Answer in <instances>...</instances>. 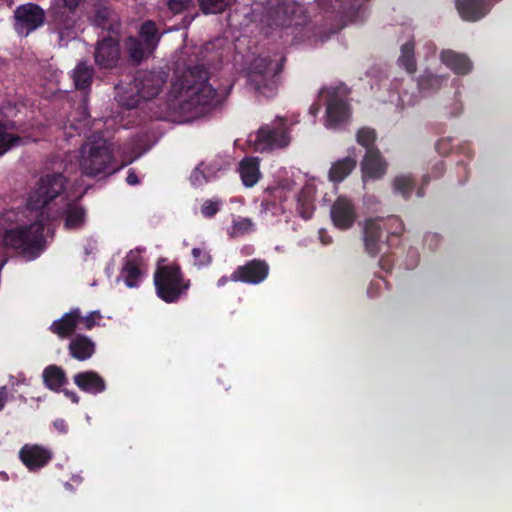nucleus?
<instances>
[{
  "label": "nucleus",
  "instance_id": "1",
  "mask_svg": "<svg viewBox=\"0 0 512 512\" xmlns=\"http://www.w3.org/2000/svg\"><path fill=\"white\" fill-rule=\"evenodd\" d=\"M176 98L183 113L199 115L218 102L216 90L207 82V71L203 66H195L185 71L183 80L173 84Z\"/></svg>",
  "mask_w": 512,
  "mask_h": 512
},
{
  "label": "nucleus",
  "instance_id": "2",
  "mask_svg": "<svg viewBox=\"0 0 512 512\" xmlns=\"http://www.w3.org/2000/svg\"><path fill=\"white\" fill-rule=\"evenodd\" d=\"M28 212L29 223H22L16 227L7 229L0 235V261L5 263L3 257L4 248L8 247L20 251L29 259L36 258L44 249V222L43 212L35 214Z\"/></svg>",
  "mask_w": 512,
  "mask_h": 512
},
{
  "label": "nucleus",
  "instance_id": "3",
  "mask_svg": "<svg viewBox=\"0 0 512 512\" xmlns=\"http://www.w3.org/2000/svg\"><path fill=\"white\" fill-rule=\"evenodd\" d=\"M77 161L81 173L87 177L109 174L117 169L112 166V145L100 136L87 138L79 149Z\"/></svg>",
  "mask_w": 512,
  "mask_h": 512
},
{
  "label": "nucleus",
  "instance_id": "4",
  "mask_svg": "<svg viewBox=\"0 0 512 512\" xmlns=\"http://www.w3.org/2000/svg\"><path fill=\"white\" fill-rule=\"evenodd\" d=\"M66 186V178L61 173L47 174L42 176L31 191L26 210L32 212L46 213L47 216L54 211L50 204L54 199L61 196Z\"/></svg>",
  "mask_w": 512,
  "mask_h": 512
},
{
  "label": "nucleus",
  "instance_id": "5",
  "mask_svg": "<svg viewBox=\"0 0 512 512\" xmlns=\"http://www.w3.org/2000/svg\"><path fill=\"white\" fill-rule=\"evenodd\" d=\"M157 295L167 303H174L187 294L190 280L185 279L179 265L158 266L154 274Z\"/></svg>",
  "mask_w": 512,
  "mask_h": 512
},
{
  "label": "nucleus",
  "instance_id": "6",
  "mask_svg": "<svg viewBox=\"0 0 512 512\" xmlns=\"http://www.w3.org/2000/svg\"><path fill=\"white\" fill-rule=\"evenodd\" d=\"M249 141L260 152L287 147L291 142V135L286 119L276 117L271 123L261 126L255 134H251Z\"/></svg>",
  "mask_w": 512,
  "mask_h": 512
},
{
  "label": "nucleus",
  "instance_id": "7",
  "mask_svg": "<svg viewBox=\"0 0 512 512\" xmlns=\"http://www.w3.org/2000/svg\"><path fill=\"white\" fill-rule=\"evenodd\" d=\"M326 94V126L336 128L350 117V108L347 103L348 90L344 86L323 88L320 95Z\"/></svg>",
  "mask_w": 512,
  "mask_h": 512
},
{
  "label": "nucleus",
  "instance_id": "8",
  "mask_svg": "<svg viewBox=\"0 0 512 512\" xmlns=\"http://www.w3.org/2000/svg\"><path fill=\"white\" fill-rule=\"evenodd\" d=\"M278 72L277 65H272L267 58H256L251 64L249 81L261 94L272 97L277 88L275 77Z\"/></svg>",
  "mask_w": 512,
  "mask_h": 512
},
{
  "label": "nucleus",
  "instance_id": "9",
  "mask_svg": "<svg viewBox=\"0 0 512 512\" xmlns=\"http://www.w3.org/2000/svg\"><path fill=\"white\" fill-rule=\"evenodd\" d=\"M14 17L17 33L27 36L30 32L44 24L45 12L36 4L27 3L16 8Z\"/></svg>",
  "mask_w": 512,
  "mask_h": 512
},
{
  "label": "nucleus",
  "instance_id": "10",
  "mask_svg": "<svg viewBox=\"0 0 512 512\" xmlns=\"http://www.w3.org/2000/svg\"><path fill=\"white\" fill-rule=\"evenodd\" d=\"M166 83L164 72L140 71L134 78V86L142 99L155 98Z\"/></svg>",
  "mask_w": 512,
  "mask_h": 512
},
{
  "label": "nucleus",
  "instance_id": "11",
  "mask_svg": "<svg viewBox=\"0 0 512 512\" xmlns=\"http://www.w3.org/2000/svg\"><path fill=\"white\" fill-rule=\"evenodd\" d=\"M268 273L269 265L267 262L260 259H254L237 267L231 275V280L234 282L259 284L267 278Z\"/></svg>",
  "mask_w": 512,
  "mask_h": 512
},
{
  "label": "nucleus",
  "instance_id": "12",
  "mask_svg": "<svg viewBox=\"0 0 512 512\" xmlns=\"http://www.w3.org/2000/svg\"><path fill=\"white\" fill-rule=\"evenodd\" d=\"M330 216L335 227L347 230L353 226L357 218L355 205L349 198L339 196L331 206Z\"/></svg>",
  "mask_w": 512,
  "mask_h": 512
},
{
  "label": "nucleus",
  "instance_id": "13",
  "mask_svg": "<svg viewBox=\"0 0 512 512\" xmlns=\"http://www.w3.org/2000/svg\"><path fill=\"white\" fill-rule=\"evenodd\" d=\"M79 15L76 11L56 8L53 11V24L59 34L60 41H67L76 36Z\"/></svg>",
  "mask_w": 512,
  "mask_h": 512
},
{
  "label": "nucleus",
  "instance_id": "14",
  "mask_svg": "<svg viewBox=\"0 0 512 512\" xmlns=\"http://www.w3.org/2000/svg\"><path fill=\"white\" fill-rule=\"evenodd\" d=\"M19 458L30 471H36L52 459V452L41 445L25 444L19 451Z\"/></svg>",
  "mask_w": 512,
  "mask_h": 512
},
{
  "label": "nucleus",
  "instance_id": "15",
  "mask_svg": "<svg viewBox=\"0 0 512 512\" xmlns=\"http://www.w3.org/2000/svg\"><path fill=\"white\" fill-rule=\"evenodd\" d=\"M360 168L363 182L378 180L385 175L387 163L379 150H368L361 161Z\"/></svg>",
  "mask_w": 512,
  "mask_h": 512
},
{
  "label": "nucleus",
  "instance_id": "16",
  "mask_svg": "<svg viewBox=\"0 0 512 512\" xmlns=\"http://www.w3.org/2000/svg\"><path fill=\"white\" fill-rule=\"evenodd\" d=\"M64 202L62 210H54L48 215L51 219H57L61 216H65V228L66 229H78L83 226L85 222V210L78 202H68L62 199Z\"/></svg>",
  "mask_w": 512,
  "mask_h": 512
},
{
  "label": "nucleus",
  "instance_id": "17",
  "mask_svg": "<svg viewBox=\"0 0 512 512\" xmlns=\"http://www.w3.org/2000/svg\"><path fill=\"white\" fill-rule=\"evenodd\" d=\"M118 41L113 37L104 38L98 42L95 50V61L100 67H113L119 59Z\"/></svg>",
  "mask_w": 512,
  "mask_h": 512
},
{
  "label": "nucleus",
  "instance_id": "18",
  "mask_svg": "<svg viewBox=\"0 0 512 512\" xmlns=\"http://www.w3.org/2000/svg\"><path fill=\"white\" fill-rule=\"evenodd\" d=\"M68 351L72 358L82 362L94 355L96 344L91 338L82 334H76L69 341Z\"/></svg>",
  "mask_w": 512,
  "mask_h": 512
},
{
  "label": "nucleus",
  "instance_id": "19",
  "mask_svg": "<svg viewBox=\"0 0 512 512\" xmlns=\"http://www.w3.org/2000/svg\"><path fill=\"white\" fill-rule=\"evenodd\" d=\"M73 381L79 389L90 394H99L106 389L104 378L92 370L77 373Z\"/></svg>",
  "mask_w": 512,
  "mask_h": 512
},
{
  "label": "nucleus",
  "instance_id": "20",
  "mask_svg": "<svg viewBox=\"0 0 512 512\" xmlns=\"http://www.w3.org/2000/svg\"><path fill=\"white\" fill-rule=\"evenodd\" d=\"M80 320V310L74 309L69 313L64 314L60 319L54 321L50 326V330L60 338H66L76 330Z\"/></svg>",
  "mask_w": 512,
  "mask_h": 512
},
{
  "label": "nucleus",
  "instance_id": "21",
  "mask_svg": "<svg viewBox=\"0 0 512 512\" xmlns=\"http://www.w3.org/2000/svg\"><path fill=\"white\" fill-rule=\"evenodd\" d=\"M355 149L350 150L349 156L335 161L329 170V179L332 182H342L356 168L357 158Z\"/></svg>",
  "mask_w": 512,
  "mask_h": 512
},
{
  "label": "nucleus",
  "instance_id": "22",
  "mask_svg": "<svg viewBox=\"0 0 512 512\" xmlns=\"http://www.w3.org/2000/svg\"><path fill=\"white\" fill-rule=\"evenodd\" d=\"M457 8L461 17L468 21L479 20L489 10L484 0H458Z\"/></svg>",
  "mask_w": 512,
  "mask_h": 512
},
{
  "label": "nucleus",
  "instance_id": "23",
  "mask_svg": "<svg viewBox=\"0 0 512 512\" xmlns=\"http://www.w3.org/2000/svg\"><path fill=\"white\" fill-rule=\"evenodd\" d=\"M441 61L458 74H466L471 71L472 64L469 59L462 54L452 50H446L441 53Z\"/></svg>",
  "mask_w": 512,
  "mask_h": 512
},
{
  "label": "nucleus",
  "instance_id": "24",
  "mask_svg": "<svg viewBox=\"0 0 512 512\" xmlns=\"http://www.w3.org/2000/svg\"><path fill=\"white\" fill-rule=\"evenodd\" d=\"M93 21L96 26L113 33H117L120 28L118 15L108 7L98 8Z\"/></svg>",
  "mask_w": 512,
  "mask_h": 512
},
{
  "label": "nucleus",
  "instance_id": "25",
  "mask_svg": "<svg viewBox=\"0 0 512 512\" xmlns=\"http://www.w3.org/2000/svg\"><path fill=\"white\" fill-rule=\"evenodd\" d=\"M116 95L115 98L117 102L128 109L135 108L140 101V94L137 92V89L133 83H129L127 85L117 84L115 86Z\"/></svg>",
  "mask_w": 512,
  "mask_h": 512
},
{
  "label": "nucleus",
  "instance_id": "26",
  "mask_svg": "<svg viewBox=\"0 0 512 512\" xmlns=\"http://www.w3.org/2000/svg\"><path fill=\"white\" fill-rule=\"evenodd\" d=\"M381 233V226L375 219H368L364 222V242L366 251L376 255L379 251L378 239Z\"/></svg>",
  "mask_w": 512,
  "mask_h": 512
},
{
  "label": "nucleus",
  "instance_id": "27",
  "mask_svg": "<svg viewBox=\"0 0 512 512\" xmlns=\"http://www.w3.org/2000/svg\"><path fill=\"white\" fill-rule=\"evenodd\" d=\"M241 179L245 186H254L260 177L259 162L257 158H245L239 166Z\"/></svg>",
  "mask_w": 512,
  "mask_h": 512
},
{
  "label": "nucleus",
  "instance_id": "28",
  "mask_svg": "<svg viewBox=\"0 0 512 512\" xmlns=\"http://www.w3.org/2000/svg\"><path fill=\"white\" fill-rule=\"evenodd\" d=\"M43 381L45 385L53 391H60L67 384V377L64 370L56 365H50L43 371Z\"/></svg>",
  "mask_w": 512,
  "mask_h": 512
},
{
  "label": "nucleus",
  "instance_id": "29",
  "mask_svg": "<svg viewBox=\"0 0 512 512\" xmlns=\"http://www.w3.org/2000/svg\"><path fill=\"white\" fill-rule=\"evenodd\" d=\"M126 46L129 56L135 64H139L144 58H147L155 50L148 49L144 41H140L136 38H129Z\"/></svg>",
  "mask_w": 512,
  "mask_h": 512
},
{
  "label": "nucleus",
  "instance_id": "30",
  "mask_svg": "<svg viewBox=\"0 0 512 512\" xmlns=\"http://www.w3.org/2000/svg\"><path fill=\"white\" fill-rule=\"evenodd\" d=\"M76 88L85 89L90 86L93 77V69L85 62H80L72 74Z\"/></svg>",
  "mask_w": 512,
  "mask_h": 512
},
{
  "label": "nucleus",
  "instance_id": "31",
  "mask_svg": "<svg viewBox=\"0 0 512 512\" xmlns=\"http://www.w3.org/2000/svg\"><path fill=\"white\" fill-rule=\"evenodd\" d=\"M10 129V126L0 122V156L23 142L19 136L9 133Z\"/></svg>",
  "mask_w": 512,
  "mask_h": 512
},
{
  "label": "nucleus",
  "instance_id": "32",
  "mask_svg": "<svg viewBox=\"0 0 512 512\" xmlns=\"http://www.w3.org/2000/svg\"><path fill=\"white\" fill-rule=\"evenodd\" d=\"M140 37L142 41L145 42L148 49L156 48L160 37L158 36V31L153 21H146L143 23L140 29Z\"/></svg>",
  "mask_w": 512,
  "mask_h": 512
},
{
  "label": "nucleus",
  "instance_id": "33",
  "mask_svg": "<svg viewBox=\"0 0 512 512\" xmlns=\"http://www.w3.org/2000/svg\"><path fill=\"white\" fill-rule=\"evenodd\" d=\"M121 276L128 287L133 288L137 286L141 277L138 264L133 261H127L122 269Z\"/></svg>",
  "mask_w": 512,
  "mask_h": 512
},
{
  "label": "nucleus",
  "instance_id": "34",
  "mask_svg": "<svg viewBox=\"0 0 512 512\" xmlns=\"http://www.w3.org/2000/svg\"><path fill=\"white\" fill-rule=\"evenodd\" d=\"M401 66L405 68L408 73L416 71V62L414 59V45L412 43H405L401 48V55L398 59Z\"/></svg>",
  "mask_w": 512,
  "mask_h": 512
},
{
  "label": "nucleus",
  "instance_id": "35",
  "mask_svg": "<svg viewBox=\"0 0 512 512\" xmlns=\"http://www.w3.org/2000/svg\"><path fill=\"white\" fill-rule=\"evenodd\" d=\"M414 188V180L410 176H397L393 181V189L395 193L401 194L404 198H408Z\"/></svg>",
  "mask_w": 512,
  "mask_h": 512
},
{
  "label": "nucleus",
  "instance_id": "36",
  "mask_svg": "<svg viewBox=\"0 0 512 512\" xmlns=\"http://www.w3.org/2000/svg\"><path fill=\"white\" fill-rule=\"evenodd\" d=\"M376 131L369 127L360 128L356 134L357 142L368 150H377L374 147L376 141Z\"/></svg>",
  "mask_w": 512,
  "mask_h": 512
},
{
  "label": "nucleus",
  "instance_id": "37",
  "mask_svg": "<svg viewBox=\"0 0 512 512\" xmlns=\"http://www.w3.org/2000/svg\"><path fill=\"white\" fill-rule=\"evenodd\" d=\"M203 13H221L230 4L231 0H197Z\"/></svg>",
  "mask_w": 512,
  "mask_h": 512
},
{
  "label": "nucleus",
  "instance_id": "38",
  "mask_svg": "<svg viewBox=\"0 0 512 512\" xmlns=\"http://www.w3.org/2000/svg\"><path fill=\"white\" fill-rule=\"evenodd\" d=\"M192 257L194 265L204 267L211 263L212 257L206 247H195L192 249Z\"/></svg>",
  "mask_w": 512,
  "mask_h": 512
},
{
  "label": "nucleus",
  "instance_id": "39",
  "mask_svg": "<svg viewBox=\"0 0 512 512\" xmlns=\"http://www.w3.org/2000/svg\"><path fill=\"white\" fill-rule=\"evenodd\" d=\"M254 224L249 218H242L233 222L231 234L243 235L253 230Z\"/></svg>",
  "mask_w": 512,
  "mask_h": 512
},
{
  "label": "nucleus",
  "instance_id": "40",
  "mask_svg": "<svg viewBox=\"0 0 512 512\" xmlns=\"http://www.w3.org/2000/svg\"><path fill=\"white\" fill-rule=\"evenodd\" d=\"M219 207V201L206 200L201 206V213L204 217L210 218L219 211Z\"/></svg>",
  "mask_w": 512,
  "mask_h": 512
},
{
  "label": "nucleus",
  "instance_id": "41",
  "mask_svg": "<svg viewBox=\"0 0 512 512\" xmlns=\"http://www.w3.org/2000/svg\"><path fill=\"white\" fill-rule=\"evenodd\" d=\"M101 318H102V316L99 311H93L85 317H83L81 315L80 323H82L84 325L85 329L91 330L93 327H95L99 323Z\"/></svg>",
  "mask_w": 512,
  "mask_h": 512
},
{
  "label": "nucleus",
  "instance_id": "42",
  "mask_svg": "<svg viewBox=\"0 0 512 512\" xmlns=\"http://www.w3.org/2000/svg\"><path fill=\"white\" fill-rule=\"evenodd\" d=\"M191 4V0H168L169 9L173 13H181Z\"/></svg>",
  "mask_w": 512,
  "mask_h": 512
},
{
  "label": "nucleus",
  "instance_id": "43",
  "mask_svg": "<svg viewBox=\"0 0 512 512\" xmlns=\"http://www.w3.org/2000/svg\"><path fill=\"white\" fill-rule=\"evenodd\" d=\"M442 82V78L437 75H426L421 78L420 86L425 88L427 86L439 87Z\"/></svg>",
  "mask_w": 512,
  "mask_h": 512
},
{
  "label": "nucleus",
  "instance_id": "44",
  "mask_svg": "<svg viewBox=\"0 0 512 512\" xmlns=\"http://www.w3.org/2000/svg\"><path fill=\"white\" fill-rule=\"evenodd\" d=\"M9 399V390L7 386L0 387V411H2Z\"/></svg>",
  "mask_w": 512,
  "mask_h": 512
},
{
  "label": "nucleus",
  "instance_id": "45",
  "mask_svg": "<svg viewBox=\"0 0 512 512\" xmlns=\"http://www.w3.org/2000/svg\"><path fill=\"white\" fill-rule=\"evenodd\" d=\"M81 2L82 0H63L64 6L62 8L76 11V8L80 5Z\"/></svg>",
  "mask_w": 512,
  "mask_h": 512
},
{
  "label": "nucleus",
  "instance_id": "46",
  "mask_svg": "<svg viewBox=\"0 0 512 512\" xmlns=\"http://www.w3.org/2000/svg\"><path fill=\"white\" fill-rule=\"evenodd\" d=\"M126 181L129 185H136L139 183L138 176L134 171H129Z\"/></svg>",
  "mask_w": 512,
  "mask_h": 512
},
{
  "label": "nucleus",
  "instance_id": "47",
  "mask_svg": "<svg viewBox=\"0 0 512 512\" xmlns=\"http://www.w3.org/2000/svg\"><path fill=\"white\" fill-rule=\"evenodd\" d=\"M10 385L12 387L17 386L19 384H26V378L22 375H20L18 378H15L14 376L10 377Z\"/></svg>",
  "mask_w": 512,
  "mask_h": 512
},
{
  "label": "nucleus",
  "instance_id": "48",
  "mask_svg": "<svg viewBox=\"0 0 512 512\" xmlns=\"http://www.w3.org/2000/svg\"><path fill=\"white\" fill-rule=\"evenodd\" d=\"M64 394H65L69 399H71V401H72L73 403H78V402H79V400H80V399H79V396H78L75 392H73V391L65 390V391H64Z\"/></svg>",
  "mask_w": 512,
  "mask_h": 512
},
{
  "label": "nucleus",
  "instance_id": "49",
  "mask_svg": "<svg viewBox=\"0 0 512 512\" xmlns=\"http://www.w3.org/2000/svg\"><path fill=\"white\" fill-rule=\"evenodd\" d=\"M54 426L56 427V429H58L61 432H66V430H67V426H66L65 422L62 420L56 421L54 423Z\"/></svg>",
  "mask_w": 512,
  "mask_h": 512
},
{
  "label": "nucleus",
  "instance_id": "50",
  "mask_svg": "<svg viewBox=\"0 0 512 512\" xmlns=\"http://www.w3.org/2000/svg\"><path fill=\"white\" fill-rule=\"evenodd\" d=\"M319 235L323 244H329L331 242V239L326 236V232L324 230H320Z\"/></svg>",
  "mask_w": 512,
  "mask_h": 512
},
{
  "label": "nucleus",
  "instance_id": "51",
  "mask_svg": "<svg viewBox=\"0 0 512 512\" xmlns=\"http://www.w3.org/2000/svg\"><path fill=\"white\" fill-rule=\"evenodd\" d=\"M300 214L303 218L308 219L312 214V210L310 207H307L304 211L300 210Z\"/></svg>",
  "mask_w": 512,
  "mask_h": 512
},
{
  "label": "nucleus",
  "instance_id": "52",
  "mask_svg": "<svg viewBox=\"0 0 512 512\" xmlns=\"http://www.w3.org/2000/svg\"><path fill=\"white\" fill-rule=\"evenodd\" d=\"M228 282H229V278H228L227 276H222V277L218 280L217 285H218L219 287H221V286L226 285Z\"/></svg>",
  "mask_w": 512,
  "mask_h": 512
},
{
  "label": "nucleus",
  "instance_id": "53",
  "mask_svg": "<svg viewBox=\"0 0 512 512\" xmlns=\"http://www.w3.org/2000/svg\"><path fill=\"white\" fill-rule=\"evenodd\" d=\"M391 221L397 223L399 227L402 229V222L398 218H392Z\"/></svg>",
  "mask_w": 512,
  "mask_h": 512
},
{
  "label": "nucleus",
  "instance_id": "54",
  "mask_svg": "<svg viewBox=\"0 0 512 512\" xmlns=\"http://www.w3.org/2000/svg\"><path fill=\"white\" fill-rule=\"evenodd\" d=\"M310 111L313 112V113H317L319 111V107L318 106H316V107L312 106L310 108Z\"/></svg>",
  "mask_w": 512,
  "mask_h": 512
},
{
  "label": "nucleus",
  "instance_id": "55",
  "mask_svg": "<svg viewBox=\"0 0 512 512\" xmlns=\"http://www.w3.org/2000/svg\"><path fill=\"white\" fill-rule=\"evenodd\" d=\"M2 268V262L0 261V269Z\"/></svg>",
  "mask_w": 512,
  "mask_h": 512
}]
</instances>
